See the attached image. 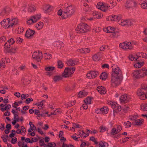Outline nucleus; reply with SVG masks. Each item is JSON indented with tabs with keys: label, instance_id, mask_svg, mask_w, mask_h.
I'll return each instance as SVG.
<instances>
[{
	"label": "nucleus",
	"instance_id": "f257e3e1",
	"mask_svg": "<svg viewBox=\"0 0 147 147\" xmlns=\"http://www.w3.org/2000/svg\"><path fill=\"white\" fill-rule=\"evenodd\" d=\"M75 11L74 6L65 3L64 5V8L59 10L57 14L58 16H61L63 18L65 19L72 15L75 12Z\"/></svg>",
	"mask_w": 147,
	"mask_h": 147
},
{
	"label": "nucleus",
	"instance_id": "f03ea898",
	"mask_svg": "<svg viewBox=\"0 0 147 147\" xmlns=\"http://www.w3.org/2000/svg\"><path fill=\"white\" fill-rule=\"evenodd\" d=\"M18 23V20L16 18L5 19L1 22V26L5 28L11 27Z\"/></svg>",
	"mask_w": 147,
	"mask_h": 147
},
{
	"label": "nucleus",
	"instance_id": "7ed1b4c3",
	"mask_svg": "<svg viewBox=\"0 0 147 147\" xmlns=\"http://www.w3.org/2000/svg\"><path fill=\"white\" fill-rule=\"evenodd\" d=\"M146 89H147V84H143L142 85L141 88L138 90L137 94L140 99L144 100L146 98Z\"/></svg>",
	"mask_w": 147,
	"mask_h": 147
},
{
	"label": "nucleus",
	"instance_id": "20e7f679",
	"mask_svg": "<svg viewBox=\"0 0 147 147\" xmlns=\"http://www.w3.org/2000/svg\"><path fill=\"white\" fill-rule=\"evenodd\" d=\"M90 28V27L87 25L82 23L77 26L76 31L77 33H84L89 31Z\"/></svg>",
	"mask_w": 147,
	"mask_h": 147
},
{
	"label": "nucleus",
	"instance_id": "39448f33",
	"mask_svg": "<svg viewBox=\"0 0 147 147\" xmlns=\"http://www.w3.org/2000/svg\"><path fill=\"white\" fill-rule=\"evenodd\" d=\"M97 8L100 9L103 11H106L109 9L112 8L113 7L110 8V6L107 3L99 2L97 3L96 5Z\"/></svg>",
	"mask_w": 147,
	"mask_h": 147
},
{
	"label": "nucleus",
	"instance_id": "423d86ee",
	"mask_svg": "<svg viewBox=\"0 0 147 147\" xmlns=\"http://www.w3.org/2000/svg\"><path fill=\"white\" fill-rule=\"evenodd\" d=\"M91 0H82L81 2L83 4L84 7L83 8L84 13H89L92 11V8L91 6H88V3L90 2Z\"/></svg>",
	"mask_w": 147,
	"mask_h": 147
},
{
	"label": "nucleus",
	"instance_id": "0eeeda50",
	"mask_svg": "<svg viewBox=\"0 0 147 147\" xmlns=\"http://www.w3.org/2000/svg\"><path fill=\"white\" fill-rule=\"evenodd\" d=\"M42 52L40 51H35L32 53V58L34 61H39L42 59Z\"/></svg>",
	"mask_w": 147,
	"mask_h": 147
},
{
	"label": "nucleus",
	"instance_id": "6e6552de",
	"mask_svg": "<svg viewBox=\"0 0 147 147\" xmlns=\"http://www.w3.org/2000/svg\"><path fill=\"white\" fill-rule=\"evenodd\" d=\"M119 46L120 48L126 50H131L133 48V45L130 42L126 41L120 43Z\"/></svg>",
	"mask_w": 147,
	"mask_h": 147
},
{
	"label": "nucleus",
	"instance_id": "1a4fd4ad",
	"mask_svg": "<svg viewBox=\"0 0 147 147\" xmlns=\"http://www.w3.org/2000/svg\"><path fill=\"white\" fill-rule=\"evenodd\" d=\"M107 103L111 106L114 112L117 113L121 111V107L116 102L113 101H108L107 102Z\"/></svg>",
	"mask_w": 147,
	"mask_h": 147
},
{
	"label": "nucleus",
	"instance_id": "9d476101",
	"mask_svg": "<svg viewBox=\"0 0 147 147\" xmlns=\"http://www.w3.org/2000/svg\"><path fill=\"white\" fill-rule=\"evenodd\" d=\"M112 68V76H121V71L119 67L116 65L113 64L111 65Z\"/></svg>",
	"mask_w": 147,
	"mask_h": 147
},
{
	"label": "nucleus",
	"instance_id": "9b49d317",
	"mask_svg": "<svg viewBox=\"0 0 147 147\" xmlns=\"http://www.w3.org/2000/svg\"><path fill=\"white\" fill-rule=\"evenodd\" d=\"M121 76H112L111 82L112 85L113 86H115L119 85L121 81Z\"/></svg>",
	"mask_w": 147,
	"mask_h": 147
},
{
	"label": "nucleus",
	"instance_id": "f8f14e48",
	"mask_svg": "<svg viewBox=\"0 0 147 147\" xmlns=\"http://www.w3.org/2000/svg\"><path fill=\"white\" fill-rule=\"evenodd\" d=\"M40 17L41 15L40 14L31 17L27 20V23L28 25H31L36 22Z\"/></svg>",
	"mask_w": 147,
	"mask_h": 147
},
{
	"label": "nucleus",
	"instance_id": "ddd939ff",
	"mask_svg": "<svg viewBox=\"0 0 147 147\" xmlns=\"http://www.w3.org/2000/svg\"><path fill=\"white\" fill-rule=\"evenodd\" d=\"M122 19V16L120 14L112 15L109 16L107 18V20L109 21H117L118 22Z\"/></svg>",
	"mask_w": 147,
	"mask_h": 147
},
{
	"label": "nucleus",
	"instance_id": "4468645a",
	"mask_svg": "<svg viewBox=\"0 0 147 147\" xmlns=\"http://www.w3.org/2000/svg\"><path fill=\"white\" fill-rule=\"evenodd\" d=\"M115 30L114 28L111 26L106 27L103 28V30L106 33H114L115 34L114 35V36L117 37L119 36V34L117 32L115 31Z\"/></svg>",
	"mask_w": 147,
	"mask_h": 147
},
{
	"label": "nucleus",
	"instance_id": "2eb2a0df",
	"mask_svg": "<svg viewBox=\"0 0 147 147\" xmlns=\"http://www.w3.org/2000/svg\"><path fill=\"white\" fill-rule=\"evenodd\" d=\"M74 67L72 68H65L63 75L65 77H67L72 74L75 71Z\"/></svg>",
	"mask_w": 147,
	"mask_h": 147
},
{
	"label": "nucleus",
	"instance_id": "dca6fc26",
	"mask_svg": "<svg viewBox=\"0 0 147 147\" xmlns=\"http://www.w3.org/2000/svg\"><path fill=\"white\" fill-rule=\"evenodd\" d=\"M56 68L55 67L49 65L45 68V70L46 71L47 75L49 76H51L53 74V71L55 70Z\"/></svg>",
	"mask_w": 147,
	"mask_h": 147
},
{
	"label": "nucleus",
	"instance_id": "f3484780",
	"mask_svg": "<svg viewBox=\"0 0 147 147\" xmlns=\"http://www.w3.org/2000/svg\"><path fill=\"white\" fill-rule=\"evenodd\" d=\"M35 33L34 30L28 28L26 32L25 36L28 39H31L33 38Z\"/></svg>",
	"mask_w": 147,
	"mask_h": 147
},
{
	"label": "nucleus",
	"instance_id": "a211bd4d",
	"mask_svg": "<svg viewBox=\"0 0 147 147\" xmlns=\"http://www.w3.org/2000/svg\"><path fill=\"white\" fill-rule=\"evenodd\" d=\"M137 3L135 0H127L125 4V6L127 8L135 7Z\"/></svg>",
	"mask_w": 147,
	"mask_h": 147
},
{
	"label": "nucleus",
	"instance_id": "6ab92c4d",
	"mask_svg": "<svg viewBox=\"0 0 147 147\" xmlns=\"http://www.w3.org/2000/svg\"><path fill=\"white\" fill-rule=\"evenodd\" d=\"M121 19L119 21L118 23L120 25L124 26H130L132 24L133 21L131 20H122Z\"/></svg>",
	"mask_w": 147,
	"mask_h": 147
},
{
	"label": "nucleus",
	"instance_id": "aec40b11",
	"mask_svg": "<svg viewBox=\"0 0 147 147\" xmlns=\"http://www.w3.org/2000/svg\"><path fill=\"white\" fill-rule=\"evenodd\" d=\"M116 127V128L114 127L112 129L111 132L112 135H114L117 134L122 130V127L121 125H117Z\"/></svg>",
	"mask_w": 147,
	"mask_h": 147
},
{
	"label": "nucleus",
	"instance_id": "412c9836",
	"mask_svg": "<svg viewBox=\"0 0 147 147\" xmlns=\"http://www.w3.org/2000/svg\"><path fill=\"white\" fill-rule=\"evenodd\" d=\"M98 74V72L97 71H90L86 75V77L89 79L94 78L96 77Z\"/></svg>",
	"mask_w": 147,
	"mask_h": 147
},
{
	"label": "nucleus",
	"instance_id": "4be33fe9",
	"mask_svg": "<svg viewBox=\"0 0 147 147\" xmlns=\"http://www.w3.org/2000/svg\"><path fill=\"white\" fill-rule=\"evenodd\" d=\"M131 99V97L127 94L123 95L120 98L119 100L121 102H127L130 100Z\"/></svg>",
	"mask_w": 147,
	"mask_h": 147
},
{
	"label": "nucleus",
	"instance_id": "5701e85b",
	"mask_svg": "<svg viewBox=\"0 0 147 147\" xmlns=\"http://www.w3.org/2000/svg\"><path fill=\"white\" fill-rule=\"evenodd\" d=\"M53 9V7L49 4L44 5L42 8L44 11L45 13H48L50 12Z\"/></svg>",
	"mask_w": 147,
	"mask_h": 147
},
{
	"label": "nucleus",
	"instance_id": "b1692460",
	"mask_svg": "<svg viewBox=\"0 0 147 147\" xmlns=\"http://www.w3.org/2000/svg\"><path fill=\"white\" fill-rule=\"evenodd\" d=\"M44 26V23L41 21L37 22L35 25V28L38 30H42L43 29Z\"/></svg>",
	"mask_w": 147,
	"mask_h": 147
},
{
	"label": "nucleus",
	"instance_id": "393cba45",
	"mask_svg": "<svg viewBox=\"0 0 147 147\" xmlns=\"http://www.w3.org/2000/svg\"><path fill=\"white\" fill-rule=\"evenodd\" d=\"M92 14L93 18L96 19L101 18L103 16V14L101 13L96 11H94Z\"/></svg>",
	"mask_w": 147,
	"mask_h": 147
},
{
	"label": "nucleus",
	"instance_id": "a878e982",
	"mask_svg": "<svg viewBox=\"0 0 147 147\" xmlns=\"http://www.w3.org/2000/svg\"><path fill=\"white\" fill-rule=\"evenodd\" d=\"M52 44L54 46L59 48H61L64 46V43L61 41H55Z\"/></svg>",
	"mask_w": 147,
	"mask_h": 147
},
{
	"label": "nucleus",
	"instance_id": "bb28decb",
	"mask_svg": "<svg viewBox=\"0 0 147 147\" xmlns=\"http://www.w3.org/2000/svg\"><path fill=\"white\" fill-rule=\"evenodd\" d=\"M132 75L133 77L135 78L138 79L141 78L140 70L134 71Z\"/></svg>",
	"mask_w": 147,
	"mask_h": 147
},
{
	"label": "nucleus",
	"instance_id": "cd10ccee",
	"mask_svg": "<svg viewBox=\"0 0 147 147\" xmlns=\"http://www.w3.org/2000/svg\"><path fill=\"white\" fill-rule=\"evenodd\" d=\"M141 78H142L147 76V68H143L140 70Z\"/></svg>",
	"mask_w": 147,
	"mask_h": 147
},
{
	"label": "nucleus",
	"instance_id": "c85d7f7f",
	"mask_svg": "<svg viewBox=\"0 0 147 147\" xmlns=\"http://www.w3.org/2000/svg\"><path fill=\"white\" fill-rule=\"evenodd\" d=\"M90 132L89 130L87 129L86 131V133L85 134V132L83 130H80L78 131V135L82 137H86L89 135V133Z\"/></svg>",
	"mask_w": 147,
	"mask_h": 147
},
{
	"label": "nucleus",
	"instance_id": "c756f323",
	"mask_svg": "<svg viewBox=\"0 0 147 147\" xmlns=\"http://www.w3.org/2000/svg\"><path fill=\"white\" fill-rule=\"evenodd\" d=\"M102 54L100 52H98L97 54H95L92 56V59L95 61H98L102 57Z\"/></svg>",
	"mask_w": 147,
	"mask_h": 147
},
{
	"label": "nucleus",
	"instance_id": "7c9ffc66",
	"mask_svg": "<svg viewBox=\"0 0 147 147\" xmlns=\"http://www.w3.org/2000/svg\"><path fill=\"white\" fill-rule=\"evenodd\" d=\"M77 62L78 61H77L70 59L67 60L66 63L69 66H74L76 65Z\"/></svg>",
	"mask_w": 147,
	"mask_h": 147
},
{
	"label": "nucleus",
	"instance_id": "2f4dec72",
	"mask_svg": "<svg viewBox=\"0 0 147 147\" xmlns=\"http://www.w3.org/2000/svg\"><path fill=\"white\" fill-rule=\"evenodd\" d=\"M139 4L142 8L147 9V0H141Z\"/></svg>",
	"mask_w": 147,
	"mask_h": 147
},
{
	"label": "nucleus",
	"instance_id": "473e14b6",
	"mask_svg": "<svg viewBox=\"0 0 147 147\" xmlns=\"http://www.w3.org/2000/svg\"><path fill=\"white\" fill-rule=\"evenodd\" d=\"M97 90L101 94H104L106 92V90L104 87L102 86L98 87Z\"/></svg>",
	"mask_w": 147,
	"mask_h": 147
},
{
	"label": "nucleus",
	"instance_id": "72a5a7b5",
	"mask_svg": "<svg viewBox=\"0 0 147 147\" xmlns=\"http://www.w3.org/2000/svg\"><path fill=\"white\" fill-rule=\"evenodd\" d=\"M29 124L30 125V128L28 130V133L31 132L32 131L36 130V127L32 123V122H30Z\"/></svg>",
	"mask_w": 147,
	"mask_h": 147
},
{
	"label": "nucleus",
	"instance_id": "f704fd0d",
	"mask_svg": "<svg viewBox=\"0 0 147 147\" xmlns=\"http://www.w3.org/2000/svg\"><path fill=\"white\" fill-rule=\"evenodd\" d=\"M90 51L89 48H82L77 50V51L80 53H88Z\"/></svg>",
	"mask_w": 147,
	"mask_h": 147
},
{
	"label": "nucleus",
	"instance_id": "c9c22d12",
	"mask_svg": "<svg viewBox=\"0 0 147 147\" xmlns=\"http://www.w3.org/2000/svg\"><path fill=\"white\" fill-rule=\"evenodd\" d=\"M139 117V116L137 114H135L134 115H131L129 116L128 118L129 120L135 121Z\"/></svg>",
	"mask_w": 147,
	"mask_h": 147
},
{
	"label": "nucleus",
	"instance_id": "e433bc0d",
	"mask_svg": "<svg viewBox=\"0 0 147 147\" xmlns=\"http://www.w3.org/2000/svg\"><path fill=\"white\" fill-rule=\"evenodd\" d=\"M108 144L107 143L101 141L99 142L98 144H97L96 146V147H108Z\"/></svg>",
	"mask_w": 147,
	"mask_h": 147
},
{
	"label": "nucleus",
	"instance_id": "4c0bfd02",
	"mask_svg": "<svg viewBox=\"0 0 147 147\" xmlns=\"http://www.w3.org/2000/svg\"><path fill=\"white\" fill-rule=\"evenodd\" d=\"M18 48L19 47L16 46L12 47L10 49L9 52L13 54H15L17 52Z\"/></svg>",
	"mask_w": 147,
	"mask_h": 147
},
{
	"label": "nucleus",
	"instance_id": "58836bf2",
	"mask_svg": "<svg viewBox=\"0 0 147 147\" xmlns=\"http://www.w3.org/2000/svg\"><path fill=\"white\" fill-rule=\"evenodd\" d=\"M108 75V74L106 72H102L100 76V78L101 79L105 81L107 78Z\"/></svg>",
	"mask_w": 147,
	"mask_h": 147
},
{
	"label": "nucleus",
	"instance_id": "ea45409f",
	"mask_svg": "<svg viewBox=\"0 0 147 147\" xmlns=\"http://www.w3.org/2000/svg\"><path fill=\"white\" fill-rule=\"evenodd\" d=\"M144 63V61H141L140 62H138L135 63L134 65L135 68H139L143 65Z\"/></svg>",
	"mask_w": 147,
	"mask_h": 147
},
{
	"label": "nucleus",
	"instance_id": "a19ab883",
	"mask_svg": "<svg viewBox=\"0 0 147 147\" xmlns=\"http://www.w3.org/2000/svg\"><path fill=\"white\" fill-rule=\"evenodd\" d=\"M75 100L73 101H70L68 102V104H67L66 102H64V105L63 106L67 108L69 107L74 105H75Z\"/></svg>",
	"mask_w": 147,
	"mask_h": 147
},
{
	"label": "nucleus",
	"instance_id": "79ce46f5",
	"mask_svg": "<svg viewBox=\"0 0 147 147\" xmlns=\"http://www.w3.org/2000/svg\"><path fill=\"white\" fill-rule=\"evenodd\" d=\"M100 113L101 114H107L108 111V109L107 107H104L101 109Z\"/></svg>",
	"mask_w": 147,
	"mask_h": 147
},
{
	"label": "nucleus",
	"instance_id": "37998d69",
	"mask_svg": "<svg viewBox=\"0 0 147 147\" xmlns=\"http://www.w3.org/2000/svg\"><path fill=\"white\" fill-rule=\"evenodd\" d=\"M88 94V93L84 91H80L78 94V97L79 98H82L84 97Z\"/></svg>",
	"mask_w": 147,
	"mask_h": 147
},
{
	"label": "nucleus",
	"instance_id": "c03bdc74",
	"mask_svg": "<svg viewBox=\"0 0 147 147\" xmlns=\"http://www.w3.org/2000/svg\"><path fill=\"white\" fill-rule=\"evenodd\" d=\"M11 107V106L10 104L6 105L4 108H1L0 109L2 112L5 111H8L9 110Z\"/></svg>",
	"mask_w": 147,
	"mask_h": 147
},
{
	"label": "nucleus",
	"instance_id": "a18cd8bd",
	"mask_svg": "<svg viewBox=\"0 0 147 147\" xmlns=\"http://www.w3.org/2000/svg\"><path fill=\"white\" fill-rule=\"evenodd\" d=\"M144 120L142 119H140L136 120L135 122V125H140L142 124Z\"/></svg>",
	"mask_w": 147,
	"mask_h": 147
},
{
	"label": "nucleus",
	"instance_id": "49530a36",
	"mask_svg": "<svg viewBox=\"0 0 147 147\" xmlns=\"http://www.w3.org/2000/svg\"><path fill=\"white\" fill-rule=\"evenodd\" d=\"M19 121V118L18 115H15L14 116H13V121L12 122V124L13 125H14L17 122H18Z\"/></svg>",
	"mask_w": 147,
	"mask_h": 147
},
{
	"label": "nucleus",
	"instance_id": "de8ad7c7",
	"mask_svg": "<svg viewBox=\"0 0 147 147\" xmlns=\"http://www.w3.org/2000/svg\"><path fill=\"white\" fill-rule=\"evenodd\" d=\"M129 58L130 60L134 61H136L138 59V58L136 56V55H135L132 54H130L129 55Z\"/></svg>",
	"mask_w": 147,
	"mask_h": 147
},
{
	"label": "nucleus",
	"instance_id": "09e8293b",
	"mask_svg": "<svg viewBox=\"0 0 147 147\" xmlns=\"http://www.w3.org/2000/svg\"><path fill=\"white\" fill-rule=\"evenodd\" d=\"M36 9V7L34 5L29 6L28 7V11L30 12L34 11Z\"/></svg>",
	"mask_w": 147,
	"mask_h": 147
},
{
	"label": "nucleus",
	"instance_id": "8fccbe9b",
	"mask_svg": "<svg viewBox=\"0 0 147 147\" xmlns=\"http://www.w3.org/2000/svg\"><path fill=\"white\" fill-rule=\"evenodd\" d=\"M16 31L18 34H21L23 32L24 29L22 27L19 26L16 29Z\"/></svg>",
	"mask_w": 147,
	"mask_h": 147
},
{
	"label": "nucleus",
	"instance_id": "3c124183",
	"mask_svg": "<svg viewBox=\"0 0 147 147\" xmlns=\"http://www.w3.org/2000/svg\"><path fill=\"white\" fill-rule=\"evenodd\" d=\"M44 57L45 59H50L51 58V55L48 53H45L44 54Z\"/></svg>",
	"mask_w": 147,
	"mask_h": 147
},
{
	"label": "nucleus",
	"instance_id": "603ef678",
	"mask_svg": "<svg viewBox=\"0 0 147 147\" xmlns=\"http://www.w3.org/2000/svg\"><path fill=\"white\" fill-rule=\"evenodd\" d=\"M5 60L3 58H0V67L3 68L5 66Z\"/></svg>",
	"mask_w": 147,
	"mask_h": 147
},
{
	"label": "nucleus",
	"instance_id": "864d4df0",
	"mask_svg": "<svg viewBox=\"0 0 147 147\" xmlns=\"http://www.w3.org/2000/svg\"><path fill=\"white\" fill-rule=\"evenodd\" d=\"M44 101V100H42L41 101L38 102L35 105L37 106L39 109H41L43 108V102Z\"/></svg>",
	"mask_w": 147,
	"mask_h": 147
},
{
	"label": "nucleus",
	"instance_id": "5fc2aeb1",
	"mask_svg": "<svg viewBox=\"0 0 147 147\" xmlns=\"http://www.w3.org/2000/svg\"><path fill=\"white\" fill-rule=\"evenodd\" d=\"M57 67L58 68L61 69L64 66V64L62 61L59 60L57 61Z\"/></svg>",
	"mask_w": 147,
	"mask_h": 147
},
{
	"label": "nucleus",
	"instance_id": "6e6d98bb",
	"mask_svg": "<svg viewBox=\"0 0 147 147\" xmlns=\"http://www.w3.org/2000/svg\"><path fill=\"white\" fill-rule=\"evenodd\" d=\"M101 30V29L99 27H97L95 26L93 27L92 31L94 32H99Z\"/></svg>",
	"mask_w": 147,
	"mask_h": 147
},
{
	"label": "nucleus",
	"instance_id": "4d7b16f0",
	"mask_svg": "<svg viewBox=\"0 0 147 147\" xmlns=\"http://www.w3.org/2000/svg\"><path fill=\"white\" fill-rule=\"evenodd\" d=\"M141 109L143 111H147V104H142L140 106Z\"/></svg>",
	"mask_w": 147,
	"mask_h": 147
},
{
	"label": "nucleus",
	"instance_id": "13d9d810",
	"mask_svg": "<svg viewBox=\"0 0 147 147\" xmlns=\"http://www.w3.org/2000/svg\"><path fill=\"white\" fill-rule=\"evenodd\" d=\"M92 99V98L89 97L86 98L84 100L85 103L88 104H91Z\"/></svg>",
	"mask_w": 147,
	"mask_h": 147
},
{
	"label": "nucleus",
	"instance_id": "bf43d9fd",
	"mask_svg": "<svg viewBox=\"0 0 147 147\" xmlns=\"http://www.w3.org/2000/svg\"><path fill=\"white\" fill-rule=\"evenodd\" d=\"M61 111L60 109H58L55 110L53 113H52L51 114L55 115H58L61 113Z\"/></svg>",
	"mask_w": 147,
	"mask_h": 147
},
{
	"label": "nucleus",
	"instance_id": "052dcab7",
	"mask_svg": "<svg viewBox=\"0 0 147 147\" xmlns=\"http://www.w3.org/2000/svg\"><path fill=\"white\" fill-rule=\"evenodd\" d=\"M131 125V123L128 121L125 122L124 123V125L125 128L130 127Z\"/></svg>",
	"mask_w": 147,
	"mask_h": 147
},
{
	"label": "nucleus",
	"instance_id": "680f3d73",
	"mask_svg": "<svg viewBox=\"0 0 147 147\" xmlns=\"http://www.w3.org/2000/svg\"><path fill=\"white\" fill-rule=\"evenodd\" d=\"M21 134L22 136H24L26 134V131L25 128L23 126H22L21 127Z\"/></svg>",
	"mask_w": 147,
	"mask_h": 147
},
{
	"label": "nucleus",
	"instance_id": "e2e57ef3",
	"mask_svg": "<svg viewBox=\"0 0 147 147\" xmlns=\"http://www.w3.org/2000/svg\"><path fill=\"white\" fill-rule=\"evenodd\" d=\"M56 145L55 143L54 142H50L48 143L47 147H53V146H56Z\"/></svg>",
	"mask_w": 147,
	"mask_h": 147
},
{
	"label": "nucleus",
	"instance_id": "0e129e2a",
	"mask_svg": "<svg viewBox=\"0 0 147 147\" xmlns=\"http://www.w3.org/2000/svg\"><path fill=\"white\" fill-rule=\"evenodd\" d=\"M23 39L20 37H17L16 39V42L18 43H21L23 41Z\"/></svg>",
	"mask_w": 147,
	"mask_h": 147
},
{
	"label": "nucleus",
	"instance_id": "69168bd1",
	"mask_svg": "<svg viewBox=\"0 0 147 147\" xmlns=\"http://www.w3.org/2000/svg\"><path fill=\"white\" fill-rule=\"evenodd\" d=\"M7 42L10 45L13 44L15 42V40L13 38H11L7 41Z\"/></svg>",
	"mask_w": 147,
	"mask_h": 147
},
{
	"label": "nucleus",
	"instance_id": "338daca9",
	"mask_svg": "<svg viewBox=\"0 0 147 147\" xmlns=\"http://www.w3.org/2000/svg\"><path fill=\"white\" fill-rule=\"evenodd\" d=\"M144 53L142 52H138L136 54V56L137 58L138 57H142L143 58Z\"/></svg>",
	"mask_w": 147,
	"mask_h": 147
},
{
	"label": "nucleus",
	"instance_id": "774afa93",
	"mask_svg": "<svg viewBox=\"0 0 147 147\" xmlns=\"http://www.w3.org/2000/svg\"><path fill=\"white\" fill-rule=\"evenodd\" d=\"M130 138V137H126L125 138L122 139L121 140V143H124L126 142L127 141H128L129 139Z\"/></svg>",
	"mask_w": 147,
	"mask_h": 147
}]
</instances>
